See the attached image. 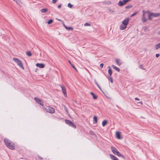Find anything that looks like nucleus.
<instances>
[{"mask_svg":"<svg viewBox=\"0 0 160 160\" xmlns=\"http://www.w3.org/2000/svg\"><path fill=\"white\" fill-rule=\"evenodd\" d=\"M112 67L114 69H115L117 71L119 72L120 71V69L119 68H118L116 67L114 65H112Z\"/></svg>","mask_w":160,"mask_h":160,"instance_id":"nucleus-19","label":"nucleus"},{"mask_svg":"<svg viewBox=\"0 0 160 160\" xmlns=\"http://www.w3.org/2000/svg\"><path fill=\"white\" fill-rule=\"evenodd\" d=\"M90 94L92 96L93 99H96L97 98V96L93 92H91Z\"/></svg>","mask_w":160,"mask_h":160,"instance_id":"nucleus-20","label":"nucleus"},{"mask_svg":"<svg viewBox=\"0 0 160 160\" xmlns=\"http://www.w3.org/2000/svg\"><path fill=\"white\" fill-rule=\"evenodd\" d=\"M94 82H95V83L96 85H97V84H98V83L97 82V81H96V79H94Z\"/></svg>","mask_w":160,"mask_h":160,"instance_id":"nucleus-43","label":"nucleus"},{"mask_svg":"<svg viewBox=\"0 0 160 160\" xmlns=\"http://www.w3.org/2000/svg\"><path fill=\"white\" fill-rule=\"evenodd\" d=\"M116 63H117L118 65V66H120L122 64V62L120 61L119 59L118 58H117L116 59Z\"/></svg>","mask_w":160,"mask_h":160,"instance_id":"nucleus-18","label":"nucleus"},{"mask_svg":"<svg viewBox=\"0 0 160 160\" xmlns=\"http://www.w3.org/2000/svg\"><path fill=\"white\" fill-rule=\"evenodd\" d=\"M34 100L36 101L40 105L42 106H44V104L43 102L39 98L35 97L34 98Z\"/></svg>","mask_w":160,"mask_h":160,"instance_id":"nucleus-8","label":"nucleus"},{"mask_svg":"<svg viewBox=\"0 0 160 160\" xmlns=\"http://www.w3.org/2000/svg\"><path fill=\"white\" fill-rule=\"evenodd\" d=\"M158 35H160V31H158Z\"/></svg>","mask_w":160,"mask_h":160,"instance_id":"nucleus-50","label":"nucleus"},{"mask_svg":"<svg viewBox=\"0 0 160 160\" xmlns=\"http://www.w3.org/2000/svg\"><path fill=\"white\" fill-rule=\"evenodd\" d=\"M63 26L67 30H72L73 28L72 27H68L66 26L64 24H63Z\"/></svg>","mask_w":160,"mask_h":160,"instance_id":"nucleus-13","label":"nucleus"},{"mask_svg":"<svg viewBox=\"0 0 160 160\" xmlns=\"http://www.w3.org/2000/svg\"><path fill=\"white\" fill-rule=\"evenodd\" d=\"M65 109L66 112H67L68 113V111L67 108H65Z\"/></svg>","mask_w":160,"mask_h":160,"instance_id":"nucleus-46","label":"nucleus"},{"mask_svg":"<svg viewBox=\"0 0 160 160\" xmlns=\"http://www.w3.org/2000/svg\"><path fill=\"white\" fill-rule=\"evenodd\" d=\"M159 6L160 7V4L159 5Z\"/></svg>","mask_w":160,"mask_h":160,"instance_id":"nucleus-54","label":"nucleus"},{"mask_svg":"<svg viewBox=\"0 0 160 160\" xmlns=\"http://www.w3.org/2000/svg\"><path fill=\"white\" fill-rule=\"evenodd\" d=\"M118 4L119 6H122L124 5L122 1H120L118 3Z\"/></svg>","mask_w":160,"mask_h":160,"instance_id":"nucleus-26","label":"nucleus"},{"mask_svg":"<svg viewBox=\"0 0 160 160\" xmlns=\"http://www.w3.org/2000/svg\"><path fill=\"white\" fill-rule=\"evenodd\" d=\"M38 158H39L41 160H42L43 159V158H42L39 155H38Z\"/></svg>","mask_w":160,"mask_h":160,"instance_id":"nucleus-40","label":"nucleus"},{"mask_svg":"<svg viewBox=\"0 0 160 160\" xmlns=\"http://www.w3.org/2000/svg\"><path fill=\"white\" fill-rule=\"evenodd\" d=\"M61 6H62V5L61 4H59V5H58V8H60L61 7Z\"/></svg>","mask_w":160,"mask_h":160,"instance_id":"nucleus-41","label":"nucleus"},{"mask_svg":"<svg viewBox=\"0 0 160 160\" xmlns=\"http://www.w3.org/2000/svg\"><path fill=\"white\" fill-rule=\"evenodd\" d=\"M13 60L17 63L18 65L23 69H24V68L23 66V64L21 61L18 58H13Z\"/></svg>","mask_w":160,"mask_h":160,"instance_id":"nucleus-4","label":"nucleus"},{"mask_svg":"<svg viewBox=\"0 0 160 160\" xmlns=\"http://www.w3.org/2000/svg\"><path fill=\"white\" fill-rule=\"evenodd\" d=\"M53 22V20L52 19H50L48 21V24H50Z\"/></svg>","mask_w":160,"mask_h":160,"instance_id":"nucleus-30","label":"nucleus"},{"mask_svg":"<svg viewBox=\"0 0 160 160\" xmlns=\"http://www.w3.org/2000/svg\"><path fill=\"white\" fill-rule=\"evenodd\" d=\"M104 64L103 63H101L100 65V67L101 68H102L103 67Z\"/></svg>","mask_w":160,"mask_h":160,"instance_id":"nucleus-38","label":"nucleus"},{"mask_svg":"<svg viewBox=\"0 0 160 160\" xmlns=\"http://www.w3.org/2000/svg\"><path fill=\"white\" fill-rule=\"evenodd\" d=\"M138 13V12H136L132 14L131 15V17H132L134 16H135V15H136V14H137Z\"/></svg>","mask_w":160,"mask_h":160,"instance_id":"nucleus-36","label":"nucleus"},{"mask_svg":"<svg viewBox=\"0 0 160 160\" xmlns=\"http://www.w3.org/2000/svg\"><path fill=\"white\" fill-rule=\"evenodd\" d=\"M142 15L141 18V19L143 23H145L148 20H152V16L151 14V12L149 11H147V12L144 10L142 11Z\"/></svg>","mask_w":160,"mask_h":160,"instance_id":"nucleus-1","label":"nucleus"},{"mask_svg":"<svg viewBox=\"0 0 160 160\" xmlns=\"http://www.w3.org/2000/svg\"><path fill=\"white\" fill-rule=\"evenodd\" d=\"M151 14L153 17H157L160 16V13H153L151 12Z\"/></svg>","mask_w":160,"mask_h":160,"instance_id":"nucleus-14","label":"nucleus"},{"mask_svg":"<svg viewBox=\"0 0 160 160\" xmlns=\"http://www.w3.org/2000/svg\"><path fill=\"white\" fill-rule=\"evenodd\" d=\"M117 107H118V108H119V107H118V105H117Z\"/></svg>","mask_w":160,"mask_h":160,"instance_id":"nucleus-53","label":"nucleus"},{"mask_svg":"<svg viewBox=\"0 0 160 160\" xmlns=\"http://www.w3.org/2000/svg\"><path fill=\"white\" fill-rule=\"evenodd\" d=\"M26 54L27 56H28L29 57L31 56L32 55V54L30 51H27L26 52Z\"/></svg>","mask_w":160,"mask_h":160,"instance_id":"nucleus-27","label":"nucleus"},{"mask_svg":"<svg viewBox=\"0 0 160 160\" xmlns=\"http://www.w3.org/2000/svg\"><path fill=\"white\" fill-rule=\"evenodd\" d=\"M118 157H121V158H122L124 160H125L126 159L125 157L123 155H122L121 153L120 154Z\"/></svg>","mask_w":160,"mask_h":160,"instance_id":"nucleus-31","label":"nucleus"},{"mask_svg":"<svg viewBox=\"0 0 160 160\" xmlns=\"http://www.w3.org/2000/svg\"><path fill=\"white\" fill-rule=\"evenodd\" d=\"M4 143L6 147L11 150H14L15 149V146L14 143L12 141L7 138H5L4 139Z\"/></svg>","mask_w":160,"mask_h":160,"instance_id":"nucleus-2","label":"nucleus"},{"mask_svg":"<svg viewBox=\"0 0 160 160\" xmlns=\"http://www.w3.org/2000/svg\"><path fill=\"white\" fill-rule=\"evenodd\" d=\"M139 68L143 70H145V68H143V65L141 64L139 66Z\"/></svg>","mask_w":160,"mask_h":160,"instance_id":"nucleus-34","label":"nucleus"},{"mask_svg":"<svg viewBox=\"0 0 160 160\" xmlns=\"http://www.w3.org/2000/svg\"><path fill=\"white\" fill-rule=\"evenodd\" d=\"M108 68L109 69L108 70V72L109 75V76H112V69L111 68V67L110 66H108Z\"/></svg>","mask_w":160,"mask_h":160,"instance_id":"nucleus-15","label":"nucleus"},{"mask_svg":"<svg viewBox=\"0 0 160 160\" xmlns=\"http://www.w3.org/2000/svg\"><path fill=\"white\" fill-rule=\"evenodd\" d=\"M60 86L61 87L62 90V92L64 94V96L65 97H67V92L66 91V89L65 86H63L62 85H60Z\"/></svg>","mask_w":160,"mask_h":160,"instance_id":"nucleus-7","label":"nucleus"},{"mask_svg":"<svg viewBox=\"0 0 160 160\" xmlns=\"http://www.w3.org/2000/svg\"><path fill=\"white\" fill-rule=\"evenodd\" d=\"M116 138L118 139H120L122 138L121 137V132L118 131H117L116 132Z\"/></svg>","mask_w":160,"mask_h":160,"instance_id":"nucleus-10","label":"nucleus"},{"mask_svg":"<svg viewBox=\"0 0 160 160\" xmlns=\"http://www.w3.org/2000/svg\"><path fill=\"white\" fill-rule=\"evenodd\" d=\"M108 123V121L106 120H104L102 122V125L103 127L105 126Z\"/></svg>","mask_w":160,"mask_h":160,"instance_id":"nucleus-22","label":"nucleus"},{"mask_svg":"<svg viewBox=\"0 0 160 160\" xmlns=\"http://www.w3.org/2000/svg\"><path fill=\"white\" fill-rule=\"evenodd\" d=\"M68 7L71 8L72 7L73 5H72L70 3H69L68 4Z\"/></svg>","mask_w":160,"mask_h":160,"instance_id":"nucleus-33","label":"nucleus"},{"mask_svg":"<svg viewBox=\"0 0 160 160\" xmlns=\"http://www.w3.org/2000/svg\"><path fill=\"white\" fill-rule=\"evenodd\" d=\"M68 62H69V63L72 66V68L74 69L76 71H77V69H76V67H75L74 65L71 63V62L70 60L68 61Z\"/></svg>","mask_w":160,"mask_h":160,"instance_id":"nucleus-23","label":"nucleus"},{"mask_svg":"<svg viewBox=\"0 0 160 160\" xmlns=\"http://www.w3.org/2000/svg\"><path fill=\"white\" fill-rule=\"evenodd\" d=\"M127 28V26H125L123 24H122L120 26V29L121 30H123Z\"/></svg>","mask_w":160,"mask_h":160,"instance_id":"nucleus-21","label":"nucleus"},{"mask_svg":"<svg viewBox=\"0 0 160 160\" xmlns=\"http://www.w3.org/2000/svg\"><path fill=\"white\" fill-rule=\"evenodd\" d=\"M110 157L112 160H119L116 157L112 154H110Z\"/></svg>","mask_w":160,"mask_h":160,"instance_id":"nucleus-12","label":"nucleus"},{"mask_svg":"<svg viewBox=\"0 0 160 160\" xmlns=\"http://www.w3.org/2000/svg\"><path fill=\"white\" fill-rule=\"evenodd\" d=\"M56 19H57L58 21H62V22H63L62 20L61 19H58V18H56Z\"/></svg>","mask_w":160,"mask_h":160,"instance_id":"nucleus-45","label":"nucleus"},{"mask_svg":"<svg viewBox=\"0 0 160 160\" xmlns=\"http://www.w3.org/2000/svg\"><path fill=\"white\" fill-rule=\"evenodd\" d=\"M109 11L111 12V13H113V12H114V11H111V9H109Z\"/></svg>","mask_w":160,"mask_h":160,"instance_id":"nucleus-47","label":"nucleus"},{"mask_svg":"<svg viewBox=\"0 0 160 160\" xmlns=\"http://www.w3.org/2000/svg\"><path fill=\"white\" fill-rule=\"evenodd\" d=\"M57 0H52V2L54 4V3H56V2H57Z\"/></svg>","mask_w":160,"mask_h":160,"instance_id":"nucleus-39","label":"nucleus"},{"mask_svg":"<svg viewBox=\"0 0 160 160\" xmlns=\"http://www.w3.org/2000/svg\"><path fill=\"white\" fill-rule=\"evenodd\" d=\"M96 85H97V86L98 87V86H99V84H98Z\"/></svg>","mask_w":160,"mask_h":160,"instance_id":"nucleus-51","label":"nucleus"},{"mask_svg":"<svg viewBox=\"0 0 160 160\" xmlns=\"http://www.w3.org/2000/svg\"><path fill=\"white\" fill-rule=\"evenodd\" d=\"M99 89L102 92V90L100 86H98V87Z\"/></svg>","mask_w":160,"mask_h":160,"instance_id":"nucleus-48","label":"nucleus"},{"mask_svg":"<svg viewBox=\"0 0 160 160\" xmlns=\"http://www.w3.org/2000/svg\"><path fill=\"white\" fill-rule=\"evenodd\" d=\"M93 123H97V117L96 116H95L93 118Z\"/></svg>","mask_w":160,"mask_h":160,"instance_id":"nucleus-17","label":"nucleus"},{"mask_svg":"<svg viewBox=\"0 0 160 160\" xmlns=\"http://www.w3.org/2000/svg\"><path fill=\"white\" fill-rule=\"evenodd\" d=\"M13 1L16 2L19 5L21 3V1L20 0H13Z\"/></svg>","mask_w":160,"mask_h":160,"instance_id":"nucleus-29","label":"nucleus"},{"mask_svg":"<svg viewBox=\"0 0 160 160\" xmlns=\"http://www.w3.org/2000/svg\"><path fill=\"white\" fill-rule=\"evenodd\" d=\"M102 4L104 5H109L111 3V2L109 1H106L105 2H103Z\"/></svg>","mask_w":160,"mask_h":160,"instance_id":"nucleus-16","label":"nucleus"},{"mask_svg":"<svg viewBox=\"0 0 160 160\" xmlns=\"http://www.w3.org/2000/svg\"><path fill=\"white\" fill-rule=\"evenodd\" d=\"M36 66L40 68H44L45 65L42 63H37L36 64Z\"/></svg>","mask_w":160,"mask_h":160,"instance_id":"nucleus-11","label":"nucleus"},{"mask_svg":"<svg viewBox=\"0 0 160 160\" xmlns=\"http://www.w3.org/2000/svg\"><path fill=\"white\" fill-rule=\"evenodd\" d=\"M48 9H47L46 8H42V9H41V11L42 12L45 13V12H48Z\"/></svg>","mask_w":160,"mask_h":160,"instance_id":"nucleus-25","label":"nucleus"},{"mask_svg":"<svg viewBox=\"0 0 160 160\" xmlns=\"http://www.w3.org/2000/svg\"><path fill=\"white\" fill-rule=\"evenodd\" d=\"M129 18H126L122 22V24L125 26H127L129 23Z\"/></svg>","mask_w":160,"mask_h":160,"instance_id":"nucleus-9","label":"nucleus"},{"mask_svg":"<svg viewBox=\"0 0 160 160\" xmlns=\"http://www.w3.org/2000/svg\"><path fill=\"white\" fill-rule=\"evenodd\" d=\"M65 122L69 126L71 127L74 129L76 128V126L71 121L68 119H65Z\"/></svg>","mask_w":160,"mask_h":160,"instance_id":"nucleus-5","label":"nucleus"},{"mask_svg":"<svg viewBox=\"0 0 160 160\" xmlns=\"http://www.w3.org/2000/svg\"><path fill=\"white\" fill-rule=\"evenodd\" d=\"M138 103H140L141 104H142V101H141L140 102H138Z\"/></svg>","mask_w":160,"mask_h":160,"instance_id":"nucleus-49","label":"nucleus"},{"mask_svg":"<svg viewBox=\"0 0 160 160\" xmlns=\"http://www.w3.org/2000/svg\"><path fill=\"white\" fill-rule=\"evenodd\" d=\"M43 109L44 110L51 113H53L55 112L54 108L49 106H47L46 107H44Z\"/></svg>","mask_w":160,"mask_h":160,"instance_id":"nucleus-3","label":"nucleus"},{"mask_svg":"<svg viewBox=\"0 0 160 160\" xmlns=\"http://www.w3.org/2000/svg\"><path fill=\"white\" fill-rule=\"evenodd\" d=\"M132 4H129V5H128L127 6H126L125 7V8L126 9H129V8H132Z\"/></svg>","mask_w":160,"mask_h":160,"instance_id":"nucleus-28","label":"nucleus"},{"mask_svg":"<svg viewBox=\"0 0 160 160\" xmlns=\"http://www.w3.org/2000/svg\"><path fill=\"white\" fill-rule=\"evenodd\" d=\"M96 85H97V86L98 87V86H99V84H98Z\"/></svg>","mask_w":160,"mask_h":160,"instance_id":"nucleus-52","label":"nucleus"},{"mask_svg":"<svg viewBox=\"0 0 160 160\" xmlns=\"http://www.w3.org/2000/svg\"><path fill=\"white\" fill-rule=\"evenodd\" d=\"M135 99L136 100L140 101V99H139V98H135Z\"/></svg>","mask_w":160,"mask_h":160,"instance_id":"nucleus-44","label":"nucleus"},{"mask_svg":"<svg viewBox=\"0 0 160 160\" xmlns=\"http://www.w3.org/2000/svg\"><path fill=\"white\" fill-rule=\"evenodd\" d=\"M89 132L90 134L94 136L95 135V133L92 130L90 131Z\"/></svg>","mask_w":160,"mask_h":160,"instance_id":"nucleus-35","label":"nucleus"},{"mask_svg":"<svg viewBox=\"0 0 160 160\" xmlns=\"http://www.w3.org/2000/svg\"><path fill=\"white\" fill-rule=\"evenodd\" d=\"M108 78L109 80H110L111 83H112L113 82V79L110 76H109V77H108Z\"/></svg>","mask_w":160,"mask_h":160,"instance_id":"nucleus-32","label":"nucleus"},{"mask_svg":"<svg viewBox=\"0 0 160 160\" xmlns=\"http://www.w3.org/2000/svg\"><path fill=\"white\" fill-rule=\"evenodd\" d=\"M90 25H91L90 24V23H88V22H86L84 24L85 26H90Z\"/></svg>","mask_w":160,"mask_h":160,"instance_id":"nucleus-37","label":"nucleus"},{"mask_svg":"<svg viewBox=\"0 0 160 160\" xmlns=\"http://www.w3.org/2000/svg\"><path fill=\"white\" fill-rule=\"evenodd\" d=\"M160 56V54H156V58H158Z\"/></svg>","mask_w":160,"mask_h":160,"instance_id":"nucleus-42","label":"nucleus"},{"mask_svg":"<svg viewBox=\"0 0 160 160\" xmlns=\"http://www.w3.org/2000/svg\"><path fill=\"white\" fill-rule=\"evenodd\" d=\"M154 47L156 49H158L160 48V43L156 44Z\"/></svg>","mask_w":160,"mask_h":160,"instance_id":"nucleus-24","label":"nucleus"},{"mask_svg":"<svg viewBox=\"0 0 160 160\" xmlns=\"http://www.w3.org/2000/svg\"><path fill=\"white\" fill-rule=\"evenodd\" d=\"M111 149L112 152L115 155L118 156L120 153L115 147L112 146L111 147Z\"/></svg>","mask_w":160,"mask_h":160,"instance_id":"nucleus-6","label":"nucleus"}]
</instances>
